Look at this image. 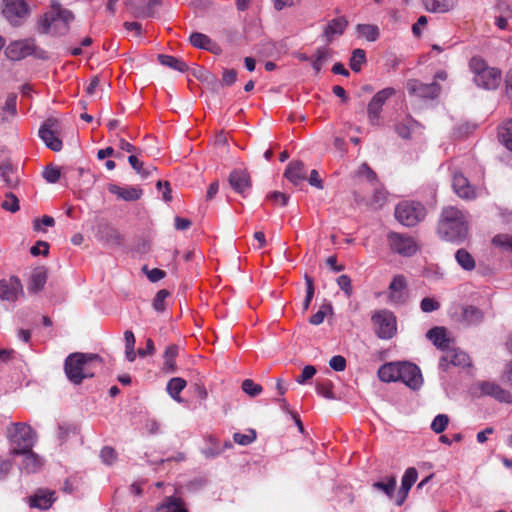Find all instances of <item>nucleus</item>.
<instances>
[{
	"label": "nucleus",
	"mask_w": 512,
	"mask_h": 512,
	"mask_svg": "<svg viewBox=\"0 0 512 512\" xmlns=\"http://www.w3.org/2000/svg\"><path fill=\"white\" fill-rule=\"evenodd\" d=\"M469 214L456 206L442 208L437 222L436 232L440 239L461 243L469 232Z\"/></svg>",
	"instance_id": "obj_1"
},
{
	"label": "nucleus",
	"mask_w": 512,
	"mask_h": 512,
	"mask_svg": "<svg viewBox=\"0 0 512 512\" xmlns=\"http://www.w3.org/2000/svg\"><path fill=\"white\" fill-rule=\"evenodd\" d=\"M103 367L102 358L95 353L74 352L64 362V372L68 380L80 385L84 379L92 378Z\"/></svg>",
	"instance_id": "obj_2"
},
{
	"label": "nucleus",
	"mask_w": 512,
	"mask_h": 512,
	"mask_svg": "<svg viewBox=\"0 0 512 512\" xmlns=\"http://www.w3.org/2000/svg\"><path fill=\"white\" fill-rule=\"evenodd\" d=\"M74 19L71 11L63 9L59 3L52 2L51 11L39 21L42 33L53 35L64 34L69 29V23Z\"/></svg>",
	"instance_id": "obj_3"
},
{
	"label": "nucleus",
	"mask_w": 512,
	"mask_h": 512,
	"mask_svg": "<svg viewBox=\"0 0 512 512\" xmlns=\"http://www.w3.org/2000/svg\"><path fill=\"white\" fill-rule=\"evenodd\" d=\"M469 67L474 74L477 86L488 90H495L501 83V70L489 67L481 57H472Z\"/></svg>",
	"instance_id": "obj_4"
},
{
	"label": "nucleus",
	"mask_w": 512,
	"mask_h": 512,
	"mask_svg": "<svg viewBox=\"0 0 512 512\" xmlns=\"http://www.w3.org/2000/svg\"><path fill=\"white\" fill-rule=\"evenodd\" d=\"M7 435L12 445L10 451L12 456L32 449L37 439L36 432L26 423H13L12 429L7 431Z\"/></svg>",
	"instance_id": "obj_5"
},
{
	"label": "nucleus",
	"mask_w": 512,
	"mask_h": 512,
	"mask_svg": "<svg viewBox=\"0 0 512 512\" xmlns=\"http://www.w3.org/2000/svg\"><path fill=\"white\" fill-rule=\"evenodd\" d=\"M371 321L374 326V332L380 339L389 340L393 338L397 332L396 317L389 310L376 311Z\"/></svg>",
	"instance_id": "obj_6"
},
{
	"label": "nucleus",
	"mask_w": 512,
	"mask_h": 512,
	"mask_svg": "<svg viewBox=\"0 0 512 512\" xmlns=\"http://www.w3.org/2000/svg\"><path fill=\"white\" fill-rule=\"evenodd\" d=\"M62 133L61 122L57 118L50 117L39 128V137L45 145L54 152H59L63 143L60 139Z\"/></svg>",
	"instance_id": "obj_7"
},
{
	"label": "nucleus",
	"mask_w": 512,
	"mask_h": 512,
	"mask_svg": "<svg viewBox=\"0 0 512 512\" xmlns=\"http://www.w3.org/2000/svg\"><path fill=\"white\" fill-rule=\"evenodd\" d=\"M426 209L420 203L402 202L395 208L396 219L404 226L412 227L425 218Z\"/></svg>",
	"instance_id": "obj_8"
},
{
	"label": "nucleus",
	"mask_w": 512,
	"mask_h": 512,
	"mask_svg": "<svg viewBox=\"0 0 512 512\" xmlns=\"http://www.w3.org/2000/svg\"><path fill=\"white\" fill-rule=\"evenodd\" d=\"M387 241L391 251L403 257H411L419 249L416 240L407 234L389 232L387 234Z\"/></svg>",
	"instance_id": "obj_9"
},
{
	"label": "nucleus",
	"mask_w": 512,
	"mask_h": 512,
	"mask_svg": "<svg viewBox=\"0 0 512 512\" xmlns=\"http://www.w3.org/2000/svg\"><path fill=\"white\" fill-rule=\"evenodd\" d=\"M395 94L394 88L387 87L378 91L372 97L367 107L368 121L372 126H379L381 124L382 108L385 102Z\"/></svg>",
	"instance_id": "obj_10"
},
{
	"label": "nucleus",
	"mask_w": 512,
	"mask_h": 512,
	"mask_svg": "<svg viewBox=\"0 0 512 512\" xmlns=\"http://www.w3.org/2000/svg\"><path fill=\"white\" fill-rule=\"evenodd\" d=\"M2 13L13 26H20L29 15L25 0H4Z\"/></svg>",
	"instance_id": "obj_11"
},
{
	"label": "nucleus",
	"mask_w": 512,
	"mask_h": 512,
	"mask_svg": "<svg viewBox=\"0 0 512 512\" xmlns=\"http://www.w3.org/2000/svg\"><path fill=\"white\" fill-rule=\"evenodd\" d=\"M399 381L413 390L419 389L423 384V377L419 367L413 363L400 362Z\"/></svg>",
	"instance_id": "obj_12"
},
{
	"label": "nucleus",
	"mask_w": 512,
	"mask_h": 512,
	"mask_svg": "<svg viewBox=\"0 0 512 512\" xmlns=\"http://www.w3.org/2000/svg\"><path fill=\"white\" fill-rule=\"evenodd\" d=\"M228 183L230 187L243 197L250 190L252 186L251 176L246 169L236 168L233 169L228 176Z\"/></svg>",
	"instance_id": "obj_13"
},
{
	"label": "nucleus",
	"mask_w": 512,
	"mask_h": 512,
	"mask_svg": "<svg viewBox=\"0 0 512 512\" xmlns=\"http://www.w3.org/2000/svg\"><path fill=\"white\" fill-rule=\"evenodd\" d=\"M20 295H23V286L17 276L0 279V299L15 302Z\"/></svg>",
	"instance_id": "obj_14"
},
{
	"label": "nucleus",
	"mask_w": 512,
	"mask_h": 512,
	"mask_svg": "<svg viewBox=\"0 0 512 512\" xmlns=\"http://www.w3.org/2000/svg\"><path fill=\"white\" fill-rule=\"evenodd\" d=\"M407 90L411 95L426 99H434L440 93V85L436 82L426 84L419 80L411 79L407 82Z\"/></svg>",
	"instance_id": "obj_15"
},
{
	"label": "nucleus",
	"mask_w": 512,
	"mask_h": 512,
	"mask_svg": "<svg viewBox=\"0 0 512 512\" xmlns=\"http://www.w3.org/2000/svg\"><path fill=\"white\" fill-rule=\"evenodd\" d=\"M35 45L33 40L15 41L9 44L5 54L12 61L21 60L29 55L34 54Z\"/></svg>",
	"instance_id": "obj_16"
},
{
	"label": "nucleus",
	"mask_w": 512,
	"mask_h": 512,
	"mask_svg": "<svg viewBox=\"0 0 512 512\" xmlns=\"http://www.w3.org/2000/svg\"><path fill=\"white\" fill-rule=\"evenodd\" d=\"M98 240L109 248L121 247L124 244V236L113 226L104 224L99 226Z\"/></svg>",
	"instance_id": "obj_17"
},
{
	"label": "nucleus",
	"mask_w": 512,
	"mask_h": 512,
	"mask_svg": "<svg viewBox=\"0 0 512 512\" xmlns=\"http://www.w3.org/2000/svg\"><path fill=\"white\" fill-rule=\"evenodd\" d=\"M470 364L469 355L464 351L457 349H446L439 362V366L444 370H447L450 365L464 368L470 366Z\"/></svg>",
	"instance_id": "obj_18"
},
{
	"label": "nucleus",
	"mask_w": 512,
	"mask_h": 512,
	"mask_svg": "<svg viewBox=\"0 0 512 512\" xmlns=\"http://www.w3.org/2000/svg\"><path fill=\"white\" fill-rule=\"evenodd\" d=\"M452 187L457 196L464 200H472L476 198L475 187L461 172L453 174Z\"/></svg>",
	"instance_id": "obj_19"
},
{
	"label": "nucleus",
	"mask_w": 512,
	"mask_h": 512,
	"mask_svg": "<svg viewBox=\"0 0 512 512\" xmlns=\"http://www.w3.org/2000/svg\"><path fill=\"white\" fill-rule=\"evenodd\" d=\"M479 389L483 395L490 396L499 402L511 403L510 392L495 382L482 381L479 383Z\"/></svg>",
	"instance_id": "obj_20"
},
{
	"label": "nucleus",
	"mask_w": 512,
	"mask_h": 512,
	"mask_svg": "<svg viewBox=\"0 0 512 512\" xmlns=\"http://www.w3.org/2000/svg\"><path fill=\"white\" fill-rule=\"evenodd\" d=\"M417 478H418V472L414 467H410L405 471V473L402 477L401 487H400V489L396 495V498H395V503L397 506L403 505V503L405 502V500L408 496V493H409L411 487L414 485Z\"/></svg>",
	"instance_id": "obj_21"
},
{
	"label": "nucleus",
	"mask_w": 512,
	"mask_h": 512,
	"mask_svg": "<svg viewBox=\"0 0 512 512\" xmlns=\"http://www.w3.org/2000/svg\"><path fill=\"white\" fill-rule=\"evenodd\" d=\"M284 177L294 186L307 180V168L302 161H291L284 172Z\"/></svg>",
	"instance_id": "obj_22"
},
{
	"label": "nucleus",
	"mask_w": 512,
	"mask_h": 512,
	"mask_svg": "<svg viewBox=\"0 0 512 512\" xmlns=\"http://www.w3.org/2000/svg\"><path fill=\"white\" fill-rule=\"evenodd\" d=\"M347 25L348 21L343 16L334 18L329 21V23L325 26L322 34L326 43L329 44L334 40L335 37L341 36L344 33Z\"/></svg>",
	"instance_id": "obj_23"
},
{
	"label": "nucleus",
	"mask_w": 512,
	"mask_h": 512,
	"mask_svg": "<svg viewBox=\"0 0 512 512\" xmlns=\"http://www.w3.org/2000/svg\"><path fill=\"white\" fill-rule=\"evenodd\" d=\"M108 191L124 201H136L143 194L142 189L137 186L121 187L117 184H109Z\"/></svg>",
	"instance_id": "obj_24"
},
{
	"label": "nucleus",
	"mask_w": 512,
	"mask_h": 512,
	"mask_svg": "<svg viewBox=\"0 0 512 512\" xmlns=\"http://www.w3.org/2000/svg\"><path fill=\"white\" fill-rule=\"evenodd\" d=\"M407 282L403 275H396L389 285V298L394 303H403L406 296Z\"/></svg>",
	"instance_id": "obj_25"
},
{
	"label": "nucleus",
	"mask_w": 512,
	"mask_h": 512,
	"mask_svg": "<svg viewBox=\"0 0 512 512\" xmlns=\"http://www.w3.org/2000/svg\"><path fill=\"white\" fill-rule=\"evenodd\" d=\"M55 493L47 489H39L29 499L30 506L42 510L49 509L54 501Z\"/></svg>",
	"instance_id": "obj_26"
},
{
	"label": "nucleus",
	"mask_w": 512,
	"mask_h": 512,
	"mask_svg": "<svg viewBox=\"0 0 512 512\" xmlns=\"http://www.w3.org/2000/svg\"><path fill=\"white\" fill-rule=\"evenodd\" d=\"M16 455L23 456L21 467L28 474L38 472L44 464L43 459L32 449L17 453Z\"/></svg>",
	"instance_id": "obj_27"
},
{
	"label": "nucleus",
	"mask_w": 512,
	"mask_h": 512,
	"mask_svg": "<svg viewBox=\"0 0 512 512\" xmlns=\"http://www.w3.org/2000/svg\"><path fill=\"white\" fill-rule=\"evenodd\" d=\"M47 281V269L44 266H38L33 269L28 281V290L31 293L41 291Z\"/></svg>",
	"instance_id": "obj_28"
},
{
	"label": "nucleus",
	"mask_w": 512,
	"mask_h": 512,
	"mask_svg": "<svg viewBox=\"0 0 512 512\" xmlns=\"http://www.w3.org/2000/svg\"><path fill=\"white\" fill-rule=\"evenodd\" d=\"M458 0H421L426 11L431 13H447L457 4Z\"/></svg>",
	"instance_id": "obj_29"
},
{
	"label": "nucleus",
	"mask_w": 512,
	"mask_h": 512,
	"mask_svg": "<svg viewBox=\"0 0 512 512\" xmlns=\"http://www.w3.org/2000/svg\"><path fill=\"white\" fill-rule=\"evenodd\" d=\"M426 337L439 349L446 350L449 347L450 339L447 337L444 327H433L428 330Z\"/></svg>",
	"instance_id": "obj_30"
},
{
	"label": "nucleus",
	"mask_w": 512,
	"mask_h": 512,
	"mask_svg": "<svg viewBox=\"0 0 512 512\" xmlns=\"http://www.w3.org/2000/svg\"><path fill=\"white\" fill-rule=\"evenodd\" d=\"M400 362H390L383 364L378 369V377L383 382L399 381Z\"/></svg>",
	"instance_id": "obj_31"
},
{
	"label": "nucleus",
	"mask_w": 512,
	"mask_h": 512,
	"mask_svg": "<svg viewBox=\"0 0 512 512\" xmlns=\"http://www.w3.org/2000/svg\"><path fill=\"white\" fill-rule=\"evenodd\" d=\"M155 512H189L182 498L168 496L158 506Z\"/></svg>",
	"instance_id": "obj_32"
},
{
	"label": "nucleus",
	"mask_w": 512,
	"mask_h": 512,
	"mask_svg": "<svg viewBox=\"0 0 512 512\" xmlns=\"http://www.w3.org/2000/svg\"><path fill=\"white\" fill-rule=\"evenodd\" d=\"M483 319V312L475 306H466L462 310L461 321L467 326L478 325Z\"/></svg>",
	"instance_id": "obj_33"
},
{
	"label": "nucleus",
	"mask_w": 512,
	"mask_h": 512,
	"mask_svg": "<svg viewBox=\"0 0 512 512\" xmlns=\"http://www.w3.org/2000/svg\"><path fill=\"white\" fill-rule=\"evenodd\" d=\"M416 128H422V125L412 117H407L395 126V131L401 138L409 139Z\"/></svg>",
	"instance_id": "obj_34"
},
{
	"label": "nucleus",
	"mask_w": 512,
	"mask_h": 512,
	"mask_svg": "<svg viewBox=\"0 0 512 512\" xmlns=\"http://www.w3.org/2000/svg\"><path fill=\"white\" fill-rule=\"evenodd\" d=\"M179 352V347L176 344H171L166 347L164 352V363L163 370L167 373H172L176 371V362L175 358L177 357Z\"/></svg>",
	"instance_id": "obj_35"
},
{
	"label": "nucleus",
	"mask_w": 512,
	"mask_h": 512,
	"mask_svg": "<svg viewBox=\"0 0 512 512\" xmlns=\"http://www.w3.org/2000/svg\"><path fill=\"white\" fill-rule=\"evenodd\" d=\"M455 259L458 265L466 270L472 271L475 269L476 262L474 257L466 249L460 248L455 253Z\"/></svg>",
	"instance_id": "obj_36"
},
{
	"label": "nucleus",
	"mask_w": 512,
	"mask_h": 512,
	"mask_svg": "<svg viewBox=\"0 0 512 512\" xmlns=\"http://www.w3.org/2000/svg\"><path fill=\"white\" fill-rule=\"evenodd\" d=\"M158 61L163 66H167L182 73L188 70V65L183 60L174 56L159 54Z\"/></svg>",
	"instance_id": "obj_37"
},
{
	"label": "nucleus",
	"mask_w": 512,
	"mask_h": 512,
	"mask_svg": "<svg viewBox=\"0 0 512 512\" xmlns=\"http://www.w3.org/2000/svg\"><path fill=\"white\" fill-rule=\"evenodd\" d=\"M187 382L185 379L181 377H174L171 378L167 383V392L168 394L176 401L180 402L181 397L180 393L181 391L186 387Z\"/></svg>",
	"instance_id": "obj_38"
},
{
	"label": "nucleus",
	"mask_w": 512,
	"mask_h": 512,
	"mask_svg": "<svg viewBox=\"0 0 512 512\" xmlns=\"http://www.w3.org/2000/svg\"><path fill=\"white\" fill-rule=\"evenodd\" d=\"M205 441L208 446L202 450V453L206 458H214L223 452V448H221V445L215 436L208 435L205 437Z\"/></svg>",
	"instance_id": "obj_39"
},
{
	"label": "nucleus",
	"mask_w": 512,
	"mask_h": 512,
	"mask_svg": "<svg viewBox=\"0 0 512 512\" xmlns=\"http://www.w3.org/2000/svg\"><path fill=\"white\" fill-rule=\"evenodd\" d=\"M498 137L503 145L512 151V119L499 127Z\"/></svg>",
	"instance_id": "obj_40"
},
{
	"label": "nucleus",
	"mask_w": 512,
	"mask_h": 512,
	"mask_svg": "<svg viewBox=\"0 0 512 512\" xmlns=\"http://www.w3.org/2000/svg\"><path fill=\"white\" fill-rule=\"evenodd\" d=\"M372 486L374 489L380 490L384 492L389 498H392L396 488V477H387L385 480L374 482Z\"/></svg>",
	"instance_id": "obj_41"
},
{
	"label": "nucleus",
	"mask_w": 512,
	"mask_h": 512,
	"mask_svg": "<svg viewBox=\"0 0 512 512\" xmlns=\"http://www.w3.org/2000/svg\"><path fill=\"white\" fill-rule=\"evenodd\" d=\"M128 162L130 163L131 167L136 171V173L143 178H147L152 174V172L157 170L156 167L154 166L144 167L143 162L140 161L135 155H130L128 157Z\"/></svg>",
	"instance_id": "obj_42"
},
{
	"label": "nucleus",
	"mask_w": 512,
	"mask_h": 512,
	"mask_svg": "<svg viewBox=\"0 0 512 512\" xmlns=\"http://www.w3.org/2000/svg\"><path fill=\"white\" fill-rule=\"evenodd\" d=\"M331 56V50L326 47H321L316 50L315 59L312 61V67L316 73H319L323 64Z\"/></svg>",
	"instance_id": "obj_43"
},
{
	"label": "nucleus",
	"mask_w": 512,
	"mask_h": 512,
	"mask_svg": "<svg viewBox=\"0 0 512 512\" xmlns=\"http://www.w3.org/2000/svg\"><path fill=\"white\" fill-rule=\"evenodd\" d=\"M0 176L8 187H15L17 179L14 177L13 167L10 163L0 164Z\"/></svg>",
	"instance_id": "obj_44"
},
{
	"label": "nucleus",
	"mask_w": 512,
	"mask_h": 512,
	"mask_svg": "<svg viewBox=\"0 0 512 512\" xmlns=\"http://www.w3.org/2000/svg\"><path fill=\"white\" fill-rule=\"evenodd\" d=\"M373 186H374V193H373L371 200L368 202V205L372 209H380L381 207H383V205L386 202L387 193L384 189L379 188L378 184L373 185Z\"/></svg>",
	"instance_id": "obj_45"
},
{
	"label": "nucleus",
	"mask_w": 512,
	"mask_h": 512,
	"mask_svg": "<svg viewBox=\"0 0 512 512\" xmlns=\"http://www.w3.org/2000/svg\"><path fill=\"white\" fill-rule=\"evenodd\" d=\"M126 7L129 13L135 18H149L154 16V12L147 10L146 6H139L132 1H127Z\"/></svg>",
	"instance_id": "obj_46"
},
{
	"label": "nucleus",
	"mask_w": 512,
	"mask_h": 512,
	"mask_svg": "<svg viewBox=\"0 0 512 512\" xmlns=\"http://www.w3.org/2000/svg\"><path fill=\"white\" fill-rule=\"evenodd\" d=\"M357 30L368 41H376L379 36V29L376 25L359 24Z\"/></svg>",
	"instance_id": "obj_47"
},
{
	"label": "nucleus",
	"mask_w": 512,
	"mask_h": 512,
	"mask_svg": "<svg viewBox=\"0 0 512 512\" xmlns=\"http://www.w3.org/2000/svg\"><path fill=\"white\" fill-rule=\"evenodd\" d=\"M366 61V54L363 49H355L352 52V56L350 58V68L354 72H359L363 63Z\"/></svg>",
	"instance_id": "obj_48"
},
{
	"label": "nucleus",
	"mask_w": 512,
	"mask_h": 512,
	"mask_svg": "<svg viewBox=\"0 0 512 512\" xmlns=\"http://www.w3.org/2000/svg\"><path fill=\"white\" fill-rule=\"evenodd\" d=\"M241 388L250 397H257L263 391V387L252 379H245L241 384Z\"/></svg>",
	"instance_id": "obj_49"
},
{
	"label": "nucleus",
	"mask_w": 512,
	"mask_h": 512,
	"mask_svg": "<svg viewBox=\"0 0 512 512\" xmlns=\"http://www.w3.org/2000/svg\"><path fill=\"white\" fill-rule=\"evenodd\" d=\"M333 383L330 380L318 381L316 384V392L324 398L333 399Z\"/></svg>",
	"instance_id": "obj_50"
},
{
	"label": "nucleus",
	"mask_w": 512,
	"mask_h": 512,
	"mask_svg": "<svg viewBox=\"0 0 512 512\" xmlns=\"http://www.w3.org/2000/svg\"><path fill=\"white\" fill-rule=\"evenodd\" d=\"M190 43L196 48L208 49L211 44V39L205 34L195 32L190 36Z\"/></svg>",
	"instance_id": "obj_51"
},
{
	"label": "nucleus",
	"mask_w": 512,
	"mask_h": 512,
	"mask_svg": "<svg viewBox=\"0 0 512 512\" xmlns=\"http://www.w3.org/2000/svg\"><path fill=\"white\" fill-rule=\"evenodd\" d=\"M233 440L239 445L247 446L256 440V432L254 429H250L247 434L236 432L233 434Z\"/></svg>",
	"instance_id": "obj_52"
},
{
	"label": "nucleus",
	"mask_w": 512,
	"mask_h": 512,
	"mask_svg": "<svg viewBox=\"0 0 512 512\" xmlns=\"http://www.w3.org/2000/svg\"><path fill=\"white\" fill-rule=\"evenodd\" d=\"M357 175L359 177H364L367 179L368 182H370L372 185L378 184V178L376 173L369 167L367 163L361 164L357 171Z\"/></svg>",
	"instance_id": "obj_53"
},
{
	"label": "nucleus",
	"mask_w": 512,
	"mask_h": 512,
	"mask_svg": "<svg viewBox=\"0 0 512 512\" xmlns=\"http://www.w3.org/2000/svg\"><path fill=\"white\" fill-rule=\"evenodd\" d=\"M169 295L168 290H159L153 299V308L158 312H163L166 309L165 301Z\"/></svg>",
	"instance_id": "obj_54"
},
{
	"label": "nucleus",
	"mask_w": 512,
	"mask_h": 512,
	"mask_svg": "<svg viewBox=\"0 0 512 512\" xmlns=\"http://www.w3.org/2000/svg\"><path fill=\"white\" fill-rule=\"evenodd\" d=\"M449 418L445 414H438L431 423V429L436 434L442 433L448 426Z\"/></svg>",
	"instance_id": "obj_55"
},
{
	"label": "nucleus",
	"mask_w": 512,
	"mask_h": 512,
	"mask_svg": "<svg viewBox=\"0 0 512 512\" xmlns=\"http://www.w3.org/2000/svg\"><path fill=\"white\" fill-rule=\"evenodd\" d=\"M1 206L3 209L12 213L17 212L20 209L18 198L11 192L6 194V200L2 203Z\"/></svg>",
	"instance_id": "obj_56"
},
{
	"label": "nucleus",
	"mask_w": 512,
	"mask_h": 512,
	"mask_svg": "<svg viewBox=\"0 0 512 512\" xmlns=\"http://www.w3.org/2000/svg\"><path fill=\"white\" fill-rule=\"evenodd\" d=\"M495 246L505 248L512 251V236L508 234H499L492 239Z\"/></svg>",
	"instance_id": "obj_57"
},
{
	"label": "nucleus",
	"mask_w": 512,
	"mask_h": 512,
	"mask_svg": "<svg viewBox=\"0 0 512 512\" xmlns=\"http://www.w3.org/2000/svg\"><path fill=\"white\" fill-rule=\"evenodd\" d=\"M100 457L105 464L112 465L117 459V453L112 447L105 446L100 452Z\"/></svg>",
	"instance_id": "obj_58"
},
{
	"label": "nucleus",
	"mask_w": 512,
	"mask_h": 512,
	"mask_svg": "<svg viewBox=\"0 0 512 512\" xmlns=\"http://www.w3.org/2000/svg\"><path fill=\"white\" fill-rule=\"evenodd\" d=\"M267 199L274 205L286 206L289 200V196L279 191H273L267 195Z\"/></svg>",
	"instance_id": "obj_59"
},
{
	"label": "nucleus",
	"mask_w": 512,
	"mask_h": 512,
	"mask_svg": "<svg viewBox=\"0 0 512 512\" xmlns=\"http://www.w3.org/2000/svg\"><path fill=\"white\" fill-rule=\"evenodd\" d=\"M60 176V170L55 166H47L43 172L44 179L49 183H56Z\"/></svg>",
	"instance_id": "obj_60"
},
{
	"label": "nucleus",
	"mask_w": 512,
	"mask_h": 512,
	"mask_svg": "<svg viewBox=\"0 0 512 512\" xmlns=\"http://www.w3.org/2000/svg\"><path fill=\"white\" fill-rule=\"evenodd\" d=\"M337 284L342 291H344L347 297H350L353 293L351 279L348 275H341L337 279Z\"/></svg>",
	"instance_id": "obj_61"
},
{
	"label": "nucleus",
	"mask_w": 512,
	"mask_h": 512,
	"mask_svg": "<svg viewBox=\"0 0 512 512\" xmlns=\"http://www.w3.org/2000/svg\"><path fill=\"white\" fill-rule=\"evenodd\" d=\"M237 80V71L234 69H224L220 84L222 86H232Z\"/></svg>",
	"instance_id": "obj_62"
},
{
	"label": "nucleus",
	"mask_w": 512,
	"mask_h": 512,
	"mask_svg": "<svg viewBox=\"0 0 512 512\" xmlns=\"http://www.w3.org/2000/svg\"><path fill=\"white\" fill-rule=\"evenodd\" d=\"M420 308L423 312L429 313L440 308V303L433 298L425 297L421 300Z\"/></svg>",
	"instance_id": "obj_63"
},
{
	"label": "nucleus",
	"mask_w": 512,
	"mask_h": 512,
	"mask_svg": "<svg viewBox=\"0 0 512 512\" xmlns=\"http://www.w3.org/2000/svg\"><path fill=\"white\" fill-rule=\"evenodd\" d=\"M30 253L33 256H47L49 254V244L46 241L39 240L35 243L34 246L31 247Z\"/></svg>",
	"instance_id": "obj_64"
}]
</instances>
